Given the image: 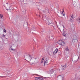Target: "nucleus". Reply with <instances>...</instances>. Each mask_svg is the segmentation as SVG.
Instances as JSON below:
<instances>
[{"mask_svg":"<svg viewBox=\"0 0 80 80\" xmlns=\"http://www.w3.org/2000/svg\"><path fill=\"white\" fill-rule=\"evenodd\" d=\"M3 17V15L2 14H0V18H2Z\"/></svg>","mask_w":80,"mask_h":80,"instance_id":"15","label":"nucleus"},{"mask_svg":"<svg viewBox=\"0 0 80 80\" xmlns=\"http://www.w3.org/2000/svg\"><path fill=\"white\" fill-rule=\"evenodd\" d=\"M10 50L11 52H13L14 51H15V49H13V48H12V47L11 46L10 47Z\"/></svg>","mask_w":80,"mask_h":80,"instance_id":"8","label":"nucleus"},{"mask_svg":"<svg viewBox=\"0 0 80 80\" xmlns=\"http://www.w3.org/2000/svg\"><path fill=\"white\" fill-rule=\"evenodd\" d=\"M73 18H71L70 19V22H73Z\"/></svg>","mask_w":80,"mask_h":80,"instance_id":"14","label":"nucleus"},{"mask_svg":"<svg viewBox=\"0 0 80 80\" xmlns=\"http://www.w3.org/2000/svg\"><path fill=\"white\" fill-rule=\"evenodd\" d=\"M54 72V71L53 70V69H52L49 71V73L50 74H52V73H53Z\"/></svg>","mask_w":80,"mask_h":80,"instance_id":"10","label":"nucleus"},{"mask_svg":"<svg viewBox=\"0 0 80 80\" xmlns=\"http://www.w3.org/2000/svg\"><path fill=\"white\" fill-rule=\"evenodd\" d=\"M6 38V39H7V38Z\"/></svg>","mask_w":80,"mask_h":80,"instance_id":"31","label":"nucleus"},{"mask_svg":"<svg viewBox=\"0 0 80 80\" xmlns=\"http://www.w3.org/2000/svg\"><path fill=\"white\" fill-rule=\"evenodd\" d=\"M77 61H78V60H77L76 61V62H77Z\"/></svg>","mask_w":80,"mask_h":80,"instance_id":"30","label":"nucleus"},{"mask_svg":"<svg viewBox=\"0 0 80 80\" xmlns=\"http://www.w3.org/2000/svg\"><path fill=\"white\" fill-rule=\"evenodd\" d=\"M63 36H64V37H65V36H66V34H63Z\"/></svg>","mask_w":80,"mask_h":80,"instance_id":"23","label":"nucleus"},{"mask_svg":"<svg viewBox=\"0 0 80 80\" xmlns=\"http://www.w3.org/2000/svg\"><path fill=\"white\" fill-rule=\"evenodd\" d=\"M73 40L74 41V42H75V41L78 42V40H77V36L76 35H74L73 37Z\"/></svg>","mask_w":80,"mask_h":80,"instance_id":"6","label":"nucleus"},{"mask_svg":"<svg viewBox=\"0 0 80 80\" xmlns=\"http://www.w3.org/2000/svg\"><path fill=\"white\" fill-rule=\"evenodd\" d=\"M27 59L28 60H30H30H31V58H32V57L30 56V55L29 54L27 55Z\"/></svg>","mask_w":80,"mask_h":80,"instance_id":"5","label":"nucleus"},{"mask_svg":"<svg viewBox=\"0 0 80 80\" xmlns=\"http://www.w3.org/2000/svg\"><path fill=\"white\" fill-rule=\"evenodd\" d=\"M46 10H47V12H48V9H47V8H46Z\"/></svg>","mask_w":80,"mask_h":80,"instance_id":"22","label":"nucleus"},{"mask_svg":"<svg viewBox=\"0 0 80 80\" xmlns=\"http://www.w3.org/2000/svg\"><path fill=\"white\" fill-rule=\"evenodd\" d=\"M71 18H73V14H71Z\"/></svg>","mask_w":80,"mask_h":80,"instance_id":"18","label":"nucleus"},{"mask_svg":"<svg viewBox=\"0 0 80 80\" xmlns=\"http://www.w3.org/2000/svg\"><path fill=\"white\" fill-rule=\"evenodd\" d=\"M48 62V60L47 59V58L45 59L44 62V65H46V63H47Z\"/></svg>","mask_w":80,"mask_h":80,"instance_id":"9","label":"nucleus"},{"mask_svg":"<svg viewBox=\"0 0 80 80\" xmlns=\"http://www.w3.org/2000/svg\"><path fill=\"white\" fill-rule=\"evenodd\" d=\"M57 8H58H58H59V6H58V5H57V6H56Z\"/></svg>","mask_w":80,"mask_h":80,"instance_id":"20","label":"nucleus"},{"mask_svg":"<svg viewBox=\"0 0 80 80\" xmlns=\"http://www.w3.org/2000/svg\"><path fill=\"white\" fill-rule=\"evenodd\" d=\"M3 31L5 33H6V32H7V31L5 29H4Z\"/></svg>","mask_w":80,"mask_h":80,"instance_id":"19","label":"nucleus"},{"mask_svg":"<svg viewBox=\"0 0 80 80\" xmlns=\"http://www.w3.org/2000/svg\"><path fill=\"white\" fill-rule=\"evenodd\" d=\"M65 50H66V51H67L68 52V51H69V49H68V47H66Z\"/></svg>","mask_w":80,"mask_h":80,"instance_id":"13","label":"nucleus"},{"mask_svg":"<svg viewBox=\"0 0 80 80\" xmlns=\"http://www.w3.org/2000/svg\"><path fill=\"white\" fill-rule=\"evenodd\" d=\"M62 14H63V16H65V12L64 11V10L62 11Z\"/></svg>","mask_w":80,"mask_h":80,"instance_id":"16","label":"nucleus"},{"mask_svg":"<svg viewBox=\"0 0 80 80\" xmlns=\"http://www.w3.org/2000/svg\"><path fill=\"white\" fill-rule=\"evenodd\" d=\"M8 3H7V4Z\"/></svg>","mask_w":80,"mask_h":80,"instance_id":"33","label":"nucleus"},{"mask_svg":"<svg viewBox=\"0 0 80 80\" xmlns=\"http://www.w3.org/2000/svg\"><path fill=\"white\" fill-rule=\"evenodd\" d=\"M3 36V37H5V35H4V34H3L2 35Z\"/></svg>","mask_w":80,"mask_h":80,"instance_id":"25","label":"nucleus"},{"mask_svg":"<svg viewBox=\"0 0 80 80\" xmlns=\"http://www.w3.org/2000/svg\"><path fill=\"white\" fill-rule=\"evenodd\" d=\"M63 77L60 75L58 76L57 78V80H63Z\"/></svg>","mask_w":80,"mask_h":80,"instance_id":"4","label":"nucleus"},{"mask_svg":"<svg viewBox=\"0 0 80 80\" xmlns=\"http://www.w3.org/2000/svg\"><path fill=\"white\" fill-rule=\"evenodd\" d=\"M44 59H45V58H43L42 59V60H44Z\"/></svg>","mask_w":80,"mask_h":80,"instance_id":"26","label":"nucleus"},{"mask_svg":"<svg viewBox=\"0 0 80 80\" xmlns=\"http://www.w3.org/2000/svg\"><path fill=\"white\" fill-rule=\"evenodd\" d=\"M79 8H80V5H79Z\"/></svg>","mask_w":80,"mask_h":80,"instance_id":"29","label":"nucleus"},{"mask_svg":"<svg viewBox=\"0 0 80 80\" xmlns=\"http://www.w3.org/2000/svg\"><path fill=\"white\" fill-rule=\"evenodd\" d=\"M54 52H56V53L58 52V49H56L55 50V51H54Z\"/></svg>","mask_w":80,"mask_h":80,"instance_id":"17","label":"nucleus"},{"mask_svg":"<svg viewBox=\"0 0 80 80\" xmlns=\"http://www.w3.org/2000/svg\"><path fill=\"white\" fill-rule=\"evenodd\" d=\"M77 21L80 23V17H78L76 19Z\"/></svg>","mask_w":80,"mask_h":80,"instance_id":"11","label":"nucleus"},{"mask_svg":"<svg viewBox=\"0 0 80 80\" xmlns=\"http://www.w3.org/2000/svg\"><path fill=\"white\" fill-rule=\"evenodd\" d=\"M58 44L60 45H62V44L63 45V44H65V42H64L62 41V40H59L58 41Z\"/></svg>","mask_w":80,"mask_h":80,"instance_id":"3","label":"nucleus"},{"mask_svg":"<svg viewBox=\"0 0 80 80\" xmlns=\"http://www.w3.org/2000/svg\"><path fill=\"white\" fill-rule=\"evenodd\" d=\"M47 78L43 77H36L35 78V80H42L43 78Z\"/></svg>","mask_w":80,"mask_h":80,"instance_id":"2","label":"nucleus"},{"mask_svg":"<svg viewBox=\"0 0 80 80\" xmlns=\"http://www.w3.org/2000/svg\"><path fill=\"white\" fill-rule=\"evenodd\" d=\"M43 60H42L41 61V63H43Z\"/></svg>","mask_w":80,"mask_h":80,"instance_id":"24","label":"nucleus"},{"mask_svg":"<svg viewBox=\"0 0 80 80\" xmlns=\"http://www.w3.org/2000/svg\"><path fill=\"white\" fill-rule=\"evenodd\" d=\"M52 20L49 18H48L46 21V23L48 25H49L52 23Z\"/></svg>","mask_w":80,"mask_h":80,"instance_id":"1","label":"nucleus"},{"mask_svg":"<svg viewBox=\"0 0 80 80\" xmlns=\"http://www.w3.org/2000/svg\"><path fill=\"white\" fill-rule=\"evenodd\" d=\"M66 67H67V66H66V65H65V66H61V70H64V68Z\"/></svg>","mask_w":80,"mask_h":80,"instance_id":"7","label":"nucleus"},{"mask_svg":"<svg viewBox=\"0 0 80 80\" xmlns=\"http://www.w3.org/2000/svg\"><path fill=\"white\" fill-rule=\"evenodd\" d=\"M73 5L74 7H75V5H74V4H73Z\"/></svg>","mask_w":80,"mask_h":80,"instance_id":"28","label":"nucleus"},{"mask_svg":"<svg viewBox=\"0 0 80 80\" xmlns=\"http://www.w3.org/2000/svg\"><path fill=\"white\" fill-rule=\"evenodd\" d=\"M56 53H57V52H55V51H54L53 52V54H54V55H55Z\"/></svg>","mask_w":80,"mask_h":80,"instance_id":"21","label":"nucleus"},{"mask_svg":"<svg viewBox=\"0 0 80 80\" xmlns=\"http://www.w3.org/2000/svg\"><path fill=\"white\" fill-rule=\"evenodd\" d=\"M63 28H61L60 30L62 32H63L64 30V26H63Z\"/></svg>","mask_w":80,"mask_h":80,"instance_id":"12","label":"nucleus"},{"mask_svg":"<svg viewBox=\"0 0 80 80\" xmlns=\"http://www.w3.org/2000/svg\"><path fill=\"white\" fill-rule=\"evenodd\" d=\"M0 77H2H2H3V76H0Z\"/></svg>","mask_w":80,"mask_h":80,"instance_id":"27","label":"nucleus"},{"mask_svg":"<svg viewBox=\"0 0 80 80\" xmlns=\"http://www.w3.org/2000/svg\"><path fill=\"white\" fill-rule=\"evenodd\" d=\"M17 53H18V52H17Z\"/></svg>","mask_w":80,"mask_h":80,"instance_id":"32","label":"nucleus"}]
</instances>
